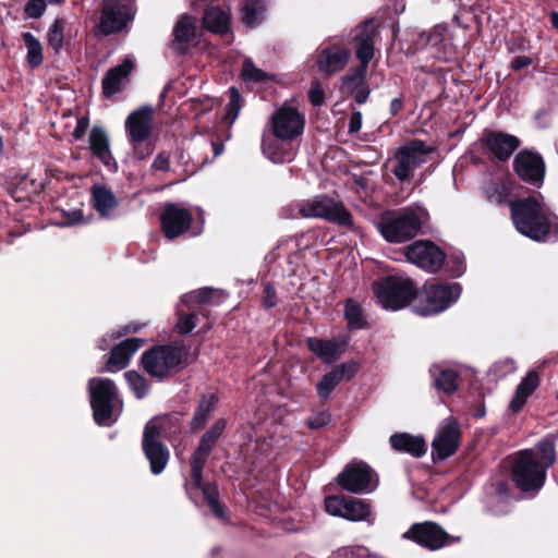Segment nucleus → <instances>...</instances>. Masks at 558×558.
Listing matches in <instances>:
<instances>
[{
    "mask_svg": "<svg viewBox=\"0 0 558 558\" xmlns=\"http://www.w3.org/2000/svg\"><path fill=\"white\" fill-rule=\"evenodd\" d=\"M274 138L263 136L262 149L264 155L276 163L289 162L294 153L290 143L299 137L305 126V117L291 106L280 107L269 120Z\"/></svg>",
    "mask_w": 558,
    "mask_h": 558,
    "instance_id": "1",
    "label": "nucleus"
},
{
    "mask_svg": "<svg viewBox=\"0 0 558 558\" xmlns=\"http://www.w3.org/2000/svg\"><path fill=\"white\" fill-rule=\"evenodd\" d=\"M556 461L553 440L544 438L535 448L519 452L512 469V480L522 492H538L545 482L546 471Z\"/></svg>",
    "mask_w": 558,
    "mask_h": 558,
    "instance_id": "2",
    "label": "nucleus"
},
{
    "mask_svg": "<svg viewBox=\"0 0 558 558\" xmlns=\"http://www.w3.org/2000/svg\"><path fill=\"white\" fill-rule=\"evenodd\" d=\"M511 217L515 229L534 241H557L558 218L547 216L535 197L510 202Z\"/></svg>",
    "mask_w": 558,
    "mask_h": 558,
    "instance_id": "3",
    "label": "nucleus"
},
{
    "mask_svg": "<svg viewBox=\"0 0 558 558\" xmlns=\"http://www.w3.org/2000/svg\"><path fill=\"white\" fill-rule=\"evenodd\" d=\"M177 421L170 416L154 417L145 426L143 449L154 474L161 473L167 466L169 451L161 440L177 433Z\"/></svg>",
    "mask_w": 558,
    "mask_h": 558,
    "instance_id": "4",
    "label": "nucleus"
},
{
    "mask_svg": "<svg viewBox=\"0 0 558 558\" xmlns=\"http://www.w3.org/2000/svg\"><path fill=\"white\" fill-rule=\"evenodd\" d=\"M427 213L421 208H404L400 213H385L377 222L383 238L391 243H402L414 238L421 230Z\"/></svg>",
    "mask_w": 558,
    "mask_h": 558,
    "instance_id": "5",
    "label": "nucleus"
},
{
    "mask_svg": "<svg viewBox=\"0 0 558 558\" xmlns=\"http://www.w3.org/2000/svg\"><path fill=\"white\" fill-rule=\"evenodd\" d=\"M88 391L96 423L104 426L113 424L121 408L114 383L108 378H92Z\"/></svg>",
    "mask_w": 558,
    "mask_h": 558,
    "instance_id": "6",
    "label": "nucleus"
},
{
    "mask_svg": "<svg viewBox=\"0 0 558 558\" xmlns=\"http://www.w3.org/2000/svg\"><path fill=\"white\" fill-rule=\"evenodd\" d=\"M378 303L386 310L398 311L410 303L416 293L411 279L390 276L373 283Z\"/></svg>",
    "mask_w": 558,
    "mask_h": 558,
    "instance_id": "7",
    "label": "nucleus"
},
{
    "mask_svg": "<svg viewBox=\"0 0 558 558\" xmlns=\"http://www.w3.org/2000/svg\"><path fill=\"white\" fill-rule=\"evenodd\" d=\"M461 291L458 282L426 284L421 293L420 303L415 305V312L421 316L441 313L458 301Z\"/></svg>",
    "mask_w": 558,
    "mask_h": 558,
    "instance_id": "8",
    "label": "nucleus"
},
{
    "mask_svg": "<svg viewBox=\"0 0 558 558\" xmlns=\"http://www.w3.org/2000/svg\"><path fill=\"white\" fill-rule=\"evenodd\" d=\"M304 218H322L341 226L352 225V216L344 206L328 196H315L298 204Z\"/></svg>",
    "mask_w": 558,
    "mask_h": 558,
    "instance_id": "9",
    "label": "nucleus"
},
{
    "mask_svg": "<svg viewBox=\"0 0 558 558\" xmlns=\"http://www.w3.org/2000/svg\"><path fill=\"white\" fill-rule=\"evenodd\" d=\"M433 151V146L420 140L405 143L395 154L396 166L392 170L395 177L401 182L409 180L415 169L427 161Z\"/></svg>",
    "mask_w": 558,
    "mask_h": 558,
    "instance_id": "10",
    "label": "nucleus"
},
{
    "mask_svg": "<svg viewBox=\"0 0 558 558\" xmlns=\"http://www.w3.org/2000/svg\"><path fill=\"white\" fill-rule=\"evenodd\" d=\"M338 484L350 493L366 494L377 487V478L368 464L354 460L338 475Z\"/></svg>",
    "mask_w": 558,
    "mask_h": 558,
    "instance_id": "11",
    "label": "nucleus"
},
{
    "mask_svg": "<svg viewBox=\"0 0 558 558\" xmlns=\"http://www.w3.org/2000/svg\"><path fill=\"white\" fill-rule=\"evenodd\" d=\"M216 293V290L203 288L186 293L181 298V303L178 306L179 318L175 325V328L180 333H189L196 327L198 323V313L195 310V305L211 302Z\"/></svg>",
    "mask_w": 558,
    "mask_h": 558,
    "instance_id": "12",
    "label": "nucleus"
},
{
    "mask_svg": "<svg viewBox=\"0 0 558 558\" xmlns=\"http://www.w3.org/2000/svg\"><path fill=\"white\" fill-rule=\"evenodd\" d=\"M180 362V350L169 345L156 347L147 351L142 357L144 369L149 375L158 378L168 375Z\"/></svg>",
    "mask_w": 558,
    "mask_h": 558,
    "instance_id": "13",
    "label": "nucleus"
},
{
    "mask_svg": "<svg viewBox=\"0 0 558 558\" xmlns=\"http://www.w3.org/2000/svg\"><path fill=\"white\" fill-rule=\"evenodd\" d=\"M134 16L132 0H104L100 29L112 34L124 28Z\"/></svg>",
    "mask_w": 558,
    "mask_h": 558,
    "instance_id": "14",
    "label": "nucleus"
},
{
    "mask_svg": "<svg viewBox=\"0 0 558 558\" xmlns=\"http://www.w3.org/2000/svg\"><path fill=\"white\" fill-rule=\"evenodd\" d=\"M326 511L335 517L350 521H368L371 506L360 499L340 496H329L325 499Z\"/></svg>",
    "mask_w": 558,
    "mask_h": 558,
    "instance_id": "15",
    "label": "nucleus"
},
{
    "mask_svg": "<svg viewBox=\"0 0 558 558\" xmlns=\"http://www.w3.org/2000/svg\"><path fill=\"white\" fill-rule=\"evenodd\" d=\"M407 258L426 271L436 272L445 262V254L430 241H416L408 246Z\"/></svg>",
    "mask_w": 558,
    "mask_h": 558,
    "instance_id": "16",
    "label": "nucleus"
},
{
    "mask_svg": "<svg viewBox=\"0 0 558 558\" xmlns=\"http://www.w3.org/2000/svg\"><path fill=\"white\" fill-rule=\"evenodd\" d=\"M403 537L432 550L439 549L452 541H459V538L448 535L438 524L433 522L413 524L403 534Z\"/></svg>",
    "mask_w": 558,
    "mask_h": 558,
    "instance_id": "17",
    "label": "nucleus"
},
{
    "mask_svg": "<svg viewBox=\"0 0 558 558\" xmlns=\"http://www.w3.org/2000/svg\"><path fill=\"white\" fill-rule=\"evenodd\" d=\"M226 428V421L218 420L202 437L197 449L191 459V480L197 486H201V474L203 472L206 460L216 445V441Z\"/></svg>",
    "mask_w": 558,
    "mask_h": 558,
    "instance_id": "18",
    "label": "nucleus"
},
{
    "mask_svg": "<svg viewBox=\"0 0 558 558\" xmlns=\"http://www.w3.org/2000/svg\"><path fill=\"white\" fill-rule=\"evenodd\" d=\"M351 51L338 44H326L316 51L315 63L318 71L325 75L341 72L348 64Z\"/></svg>",
    "mask_w": 558,
    "mask_h": 558,
    "instance_id": "19",
    "label": "nucleus"
},
{
    "mask_svg": "<svg viewBox=\"0 0 558 558\" xmlns=\"http://www.w3.org/2000/svg\"><path fill=\"white\" fill-rule=\"evenodd\" d=\"M460 430L458 424L446 418L438 428L436 437L432 444V454L434 460H445L453 454L459 446Z\"/></svg>",
    "mask_w": 558,
    "mask_h": 558,
    "instance_id": "20",
    "label": "nucleus"
},
{
    "mask_svg": "<svg viewBox=\"0 0 558 558\" xmlns=\"http://www.w3.org/2000/svg\"><path fill=\"white\" fill-rule=\"evenodd\" d=\"M154 110L151 107H142L129 114L125 121V130L131 144L136 147L137 144L146 141L153 130Z\"/></svg>",
    "mask_w": 558,
    "mask_h": 558,
    "instance_id": "21",
    "label": "nucleus"
},
{
    "mask_svg": "<svg viewBox=\"0 0 558 558\" xmlns=\"http://www.w3.org/2000/svg\"><path fill=\"white\" fill-rule=\"evenodd\" d=\"M192 222V214L177 204H167L161 215L165 235L172 240L184 233Z\"/></svg>",
    "mask_w": 558,
    "mask_h": 558,
    "instance_id": "22",
    "label": "nucleus"
},
{
    "mask_svg": "<svg viewBox=\"0 0 558 558\" xmlns=\"http://www.w3.org/2000/svg\"><path fill=\"white\" fill-rule=\"evenodd\" d=\"M513 167L515 173L522 180L532 184L543 182L545 165L539 155L527 150L520 151L513 160Z\"/></svg>",
    "mask_w": 558,
    "mask_h": 558,
    "instance_id": "23",
    "label": "nucleus"
},
{
    "mask_svg": "<svg viewBox=\"0 0 558 558\" xmlns=\"http://www.w3.org/2000/svg\"><path fill=\"white\" fill-rule=\"evenodd\" d=\"M483 148L498 160H507L519 147L514 135L502 132H487L482 138Z\"/></svg>",
    "mask_w": 558,
    "mask_h": 558,
    "instance_id": "24",
    "label": "nucleus"
},
{
    "mask_svg": "<svg viewBox=\"0 0 558 558\" xmlns=\"http://www.w3.org/2000/svg\"><path fill=\"white\" fill-rule=\"evenodd\" d=\"M89 147L93 155L107 168L109 171H116L118 163L112 157L109 137L102 128L94 126L89 134Z\"/></svg>",
    "mask_w": 558,
    "mask_h": 558,
    "instance_id": "25",
    "label": "nucleus"
},
{
    "mask_svg": "<svg viewBox=\"0 0 558 558\" xmlns=\"http://www.w3.org/2000/svg\"><path fill=\"white\" fill-rule=\"evenodd\" d=\"M134 69V61L128 57L123 62L110 69L102 78V93L106 97H111L121 90V87L128 83L130 73Z\"/></svg>",
    "mask_w": 558,
    "mask_h": 558,
    "instance_id": "26",
    "label": "nucleus"
},
{
    "mask_svg": "<svg viewBox=\"0 0 558 558\" xmlns=\"http://www.w3.org/2000/svg\"><path fill=\"white\" fill-rule=\"evenodd\" d=\"M375 25L372 21H367L355 29L353 40L356 44V58L361 62V66L367 68L369 61L374 57V37Z\"/></svg>",
    "mask_w": 558,
    "mask_h": 558,
    "instance_id": "27",
    "label": "nucleus"
},
{
    "mask_svg": "<svg viewBox=\"0 0 558 558\" xmlns=\"http://www.w3.org/2000/svg\"><path fill=\"white\" fill-rule=\"evenodd\" d=\"M143 345V339L130 338L113 347L106 369L114 373L125 368L131 356Z\"/></svg>",
    "mask_w": 558,
    "mask_h": 558,
    "instance_id": "28",
    "label": "nucleus"
},
{
    "mask_svg": "<svg viewBox=\"0 0 558 558\" xmlns=\"http://www.w3.org/2000/svg\"><path fill=\"white\" fill-rule=\"evenodd\" d=\"M390 445L396 451L405 452L415 458H421L427 451L426 441L423 437L408 433L391 435Z\"/></svg>",
    "mask_w": 558,
    "mask_h": 558,
    "instance_id": "29",
    "label": "nucleus"
},
{
    "mask_svg": "<svg viewBox=\"0 0 558 558\" xmlns=\"http://www.w3.org/2000/svg\"><path fill=\"white\" fill-rule=\"evenodd\" d=\"M196 20L190 15H183L173 29V46L181 51L187 49L195 41Z\"/></svg>",
    "mask_w": 558,
    "mask_h": 558,
    "instance_id": "30",
    "label": "nucleus"
},
{
    "mask_svg": "<svg viewBox=\"0 0 558 558\" xmlns=\"http://www.w3.org/2000/svg\"><path fill=\"white\" fill-rule=\"evenodd\" d=\"M538 385L539 378L537 373L534 371L529 372L518 385L515 393L510 401L509 409L513 413L520 412Z\"/></svg>",
    "mask_w": 558,
    "mask_h": 558,
    "instance_id": "31",
    "label": "nucleus"
},
{
    "mask_svg": "<svg viewBox=\"0 0 558 558\" xmlns=\"http://www.w3.org/2000/svg\"><path fill=\"white\" fill-rule=\"evenodd\" d=\"M94 208L101 217H109L118 202L113 193L104 185L95 184L92 189Z\"/></svg>",
    "mask_w": 558,
    "mask_h": 558,
    "instance_id": "32",
    "label": "nucleus"
},
{
    "mask_svg": "<svg viewBox=\"0 0 558 558\" xmlns=\"http://www.w3.org/2000/svg\"><path fill=\"white\" fill-rule=\"evenodd\" d=\"M204 26L216 34H227L229 32L230 14L228 11L217 7L205 11L203 17Z\"/></svg>",
    "mask_w": 558,
    "mask_h": 558,
    "instance_id": "33",
    "label": "nucleus"
},
{
    "mask_svg": "<svg viewBox=\"0 0 558 558\" xmlns=\"http://www.w3.org/2000/svg\"><path fill=\"white\" fill-rule=\"evenodd\" d=\"M307 345L312 352L328 363L338 360L342 353L341 345L335 341L308 338Z\"/></svg>",
    "mask_w": 558,
    "mask_h": 558,
    "instance_id": "34",
    "label": "nucleus"
},
{
    "mask_svg": "<svg viewBox=\"0 0 558 558\" xmlns=\"http://www.w3.org/2000/svg\"><path fill=\"white\" fill-rule=\"evenodd\" d=\"M218 399L214 393L202 397L199 405L197 407L191 422V426L194 430H198L204 427V425L210 417L211 412L214 411Z\"/></svg>",
    "mask_w": 558,
    "mask_h": 558,
    "instance_id": "35",
    "label": "nucleus"
},
{
    "mask_svg": "<svg viewBox=\"0 0 558 558\" xmlns=\"http://www.w3.org/2000/svg\"><path fill=\"white\" fill-rule=\"evenodd\" d=\"M193 487L201 489L203 492V495L210 507L211 511L215 513V515L219 519L225 518V509L219 502V493L217 485L215 483H203V473L201 474V486H197L194 481L192 480Z\"/></svg>",
    "mask_w": 558,
    "mask_h": 558,
    "instance_id": "36",
    "label": "nucleus"
},
{
    "mask_svg": "<svg viewBox=\"0 0 558 558\" xmlns=\"http://www.w3.org/2000/svg\"><path fill=\"white\" fill-rule=\"evenodd\" d=\"M347 366L344 364L332 368L329 373H327L319 384L317 385V393L322 399H327L335 387L342 380L344 377Z\"/></svg>",
    "mask_w": 558,
    "mask_h": 558,
    "instance_id": "37",
    "label": "nucleus"
},
{
    "mask_svg": "<svg viewBox=\"0 0 558 558\" xmlns=\"http://www.w3.org/2000/svg\"><path fill=\"white\" fill-rule=\"evenodd\" d=\"M265 9L264 0H244L242 7L243 22L250 27L257 25L264 19Z\"/></svg>",
    "mask_w": 558,
    "mask_h": 558,
    "instance_id": "38",
    "label": "nucleus"
},
{
    "mask_svg": "<svg viewBox=\"0 0 558 558\" xmlns=\"http://www.w3.org/2000/svg\"><path fill=\"white\" fill-rule=\"evenodd\" d=\"M23 40L27 50L26 60L31 68H37L44 62L41 43L32 33L23 34Z\"/></svg>",
    "mask_w": 558,
    "mask_h": 558,
    "instance_id": "39",
    "label": "nucleus"
},
{
    "mask_svg": "<svg viewBox=\"0 0 558 558\" xmlns=\"http://www.w3.org/2000/svg\"><path fill=\"white\" fill-rule=\"evenodd\" d=\"M240 76L250 84L264 83L272 77L270 73L257 68L250 58L244 59Z\"/></svg>",
    "mask_w": 558,
    "mask_h": 558,
    "instance_id": "40",
    "label": "nucleus"
},
{
    "mask_svg": "<svg viewBox=\"0 0 558 558\" xmlns=\"http://www.w3.org/2000/svg\"><path fill=\"white\" fill-rule=\"evenodd\" d=\"M367 68L359 66L350 69L349 72L342 78L341 90L348 95L357 90L364 85Z\"/></svg>",
    "mask_w": 558,
    "mask_h": 558,
    "instance_id": "41",
    "label": "nucleus"
},
{
    "mask_svg": "<svg viewBox=\"0 0 558 558\" xmlns=\"http://www.w3.org/2000/svg\"><path fill=\"white\" fill-rule=\"evenodd\" d=\"M65 27H66L65 20L57 19L48 29V33H47L48 46L56 53H59L63 47Z\"/></svg>",
    "mask_w": 558,
    "mask_h": 558,
    "instance_id": "42",
    "label": "nucleus"
},
{
    "mask_svg": "<svg viewBox=\"0 0 558 558\" xmlns=\"http://www.w3.org/2000/svg\"><path fill=\"white\" fill-rule=\"evenodd\" d=\"M344 315L351 328L360 329L365 325L361 305L354 300H349L345 303Z\"/></svg>",
    "mask_w": 558,
    "mask_h": 558,
    "instance_id": "43",
    "label": "nucleus"
},
{
    "mask_svg": "<svg viewBox=\"0 0 558 558\" xmlns=\"http://www.w3.org/2000/svg\"><path fill=\"white\" fill-rule=\"evenodd\" d=\"M229 92H230V99L226 107V113H225L223 120L229 125H232L235 122V120L240 113V110L242 108V98H241L239 90L235 87H231L229 89Z\"/></svg>",
    "mask_w": 558,
    "mask_h": 558,
    "instance_id": "44",
    "label": "nucleus"
},
{
    "mask_svg": "<svg viewBox=\"0 0 558 558\" xmlns=\"http://www.w3.org/2000/svg\"><path fill=\"white\" fill-rule=\"evenodd\" d=\"M458 374L452 369H444L435 379L436 387L447 393H452L458 388Z\"/></svg>",
    "mask_w": 558,
    "mask_h": 558,
    "instance_id": "45",
    "label": "nucleus"
},
{
    "mask_svg": "<svg viewBox=\"0 0 558 558\" xmlns=\"http://www.w3.org/2000/svg\"><path fill=\"white\" fill-rule=\"evenodd\" d=\"M124 377L137 398H143L148 392L146 379L136 372H126Z\"/></svg>",
    "mask_w": 558,
    "mask_h": 558,
    "instance_id": "46",
    "label": "nucleus"
},
{
    "mask_svg": "<svg viewBox=\"0 0 558 558\" xmlns=\"http://www.w3.org/2000/svg\"><path fill=\"white\" fill-rule=\"evenodd\" d=\"M509 189L505 184H496L487 191V198L495 204H505L508 199Z\"/></svg>",
    "mask_w": 558,
    "mask_h": 558,
    "instance_id": "47",
    "label": "nucleus"
},
{
    "mask_svg": "<svg viewBox=\"0 0 558 558\" xmlns=\"http://www.w3.org/2000/svg\"><path fill=\"white\" fill-rule=\"evenodd\" d=\"M45 0H29L25 5V14L31 19H39L46 11Z\"/></svg>",
    "mask_w": 558,
    "mask_h": 558,
    "instance_id": "48",
    "label": "nucleus"
},
{
    "mask_svg": "<svg viewBox=\"0 0 558 558\" xmlns=\"http://www.w3.org/2000/svg\"><path fill=\"white\" fill-rule=\"evenodd\" d=\"M331 416L328 412H318L307 420V425L312 429L322 428L329 424Z\"/></svg>",
    "mask_w": 558,
    "mask_h": 558,
    "instance_id": "49",
    "label": "nucleus"
},
{
    "mask_svg": "<svg viewBox=\"0 0 558 558\" xmlns=\"http://www.w3.org/2000/svg\"><path fill=\"white\" fill-rule=\"evenodd\" d=\"M262 301L265 308H271L277 304L276 290L269 282L264 283Z\"/></svg>",
    "mask_w": 558,
    "mask_h": 558,
    "instance_id": "50",
    "label": "nucleus"
},
{
    "mask_svg": "<svg viewBox=\"0 0 558 558\" xmlns=\"http://www.w3.org/2000/svg\"><path fill=\"white\" fill-rule=\"evenodd\" d=\"M88 125H89V120H88L87 117L78 118L77 122H76V126H75V129L73 131V134H72L73 137L75 140L82 138L85 135V133H86V131L88 129Z\"/></svg>",
    "mask_w": 558,
    "mask_h": 558,
    "instance_id": "51",
    "label": "nucleus"
},
{
    "mask_svg": "<svg viewBox=\"0 0 558 558\" xmlns=\"http://www.w3.org/2000/svg\"><path fill=\"white\" fill-rule=\"evenodd\" d=\"M308 97H310V101L314 106H320L324 102L325 93L322 89V87L318 84H316L315 86H313L311 88Z\"/></svg>",
    "mask_w": 558,
    "mask_h": 558,
    "instance_id": "52",
    "label": "nucleus"
},
{
    "mask_svg": "<svg viewBox=\"0 0 558 558\" xmlns=\"http://www.w3.org/2000/svg\"><path fill=\"white\" fill-rule=\"evenodd\" d=\"M369 94H371V89L367 86V84L365 83L360 88H357V90H354V93H351L350 95L354 97V100L359 105H363L368 99Z\"/></svg>",
    "mask_w": 558,
    "mask_h": 558,
    "instance_id": "53",
    "label": "nucleus"
},
{
    "mask_svg": "<svg viewBox=\"0 0 558 558\" xmlns=\"http://www.w3.org/2000/svg\"><path fill=\"white\" fill-rule=\"evenodd\" d=\"M362 113L360 111H355L351 114L349 121V132L357 133L362 128Z\"/></svg>",
    "mask_w": 558,
    "mask_h": 558,
    "instance_id": "54",
    "label": "nucleus"
},
{
    "mask_svg": "<svg viewBox=\"0 0 558 558\" xmlns=\"http://www.w3.org/2000/svg\"><path fill=\"white\" fill-rule=\"evenodd\" d=\"M153 168L156 170H160V171L169 170L170 169L169 157L165 154H159L153 162Z\"/></svg>",
    "mask_w": 558,
    "mask_h": 558,
    "instance_id": "55",
    "label": "nucleus"
},
{
    "mask_svg": "<svg viewBox=\"0 0 558 558\" xmlns=\"http://www.w3.org/2000/svg\"><path fill=\"white\" fill-rule=\"evenodd\" d=\"M451 262L454 263V266L450 268L451 275L453 277H460L465 270L463 259L459 256H454L452 257Z\"/></svg>",
    "mask_w": 558,
    "mask_h": 558,
    "instance_id": "56",
    "label": "nucleus"
},
{
    "mask_svg": "<svg viewBox=\"0 0 558 558\" xmlns=\"http://www.w3.org/2000/svg\"><path fill=\"white\" fill-rule=\"evenodd\" d=\"M532 63V59L527 56L515 57L512 61V69L515 71L522 70Z\"/></svg>",
    "mask_w": 558,
    "mask_h": 558,
    "instance_id": "57",
    "label": "nucleus"
},
{
    "mask_svg": "<svg viewBox=\"0 0 558 558\" xmlns=\"http://www.w3.org/2000/svg\"><path fill=\"white\" fill-rule=\"evenodd\" d=\"M403 108V100L401 98H393L390 102L391 116L398 114Z\"/></svg>",
    "mask_w": 558,
    "mask_h": 558,
    "instance_id": "58",
    "label": "nucleus"
},
{
    "mask_svg": "<svg viewBox=\"0 0 558 558\" xmlns=\"http://www.w3.org/2000/svg\"><path fill=\"white\" fill-rule=\"evenodd\" d=\"M83 219V215L81 211H73L71 215L68 216V220L63 223L64 226H72L74 223L80 222Z\"/></svg>",
    "mask_w": 558,
    "mask_h": 558,
    "instance_id": "59",
    "label": "nucleus"
},
{
    "mask_svg": "<svg viewBox=\"0 0 558 558\" xmlns=\"http://www.w3.org/2000/svg\"><path fill=\"white\" fill-rule=\"evenodd\" d=\"M140 328H141V325H138V324H133V325H129V326L126 327V330H125V331H128V332H136L137 330H140Z\"/></svg>",
    "mask_w": 558,
    "mask_h": 558,
    "instance_id": "60",
    "label": "nucleus"
},
{
    "mask_svg": "<svg viewBox=\"0 0 558 558\" xmlns=\"http://www.w3.org/2000/svg\"><path fill=\"white\" fill-rule=\"evenodd\" d=\"M222 151H223V145L215 144V146H214L215 156H219Z\"/></svg>",
    "mask_w": 558,
    "mask_h": 558,
    "instance_id": "61",
    "label": "nucleus"
},
{
    "mask_svg": "<svg viewBox=\"0 0 558 558\" xmlns=\"http://www.w3.org/2000/svg\"><path fill=\"white\" fill-rule=\"evenodd\" d=\"M108 347H109V343L107 342L106 338H104V339L99 342V349H100V350H106Z\"/></svg>",
    "mask_w": 558,
    "mask_h": 558,
    "instance_id": "62",
    "label": "nucleus"
},
{
    "mask_svg": "<svg viewBox=\"0 0 558 558\" xmlns=\"http://www.w3.org/2000/svg\"><path fill=\"white\" fill-rule=\"evenodd\" d=\"M551 20H553L554 25L556 27H558V14L557 13L551 14Z\"/></svg>",
    "mask_w": 558,
    "mask_h": 558,
    "instance_id": "63",
    "label": "nucleus"
},
{
    "mask_svg": "<svg viewBox=\"0 0 558 558\" xmlns=\"http://www.w3.org/2000/svg\"><path fill=\"white\" fill-rule=\"evenodd\" d=\"M3 150H4V142H3L2 135L0 134V154H2Z\"/></svg>",
    "mask_w": 558,
    "mask_h": 558,
    "instance_id": "64",
    "label": "nucleus"
}]
</instances>
